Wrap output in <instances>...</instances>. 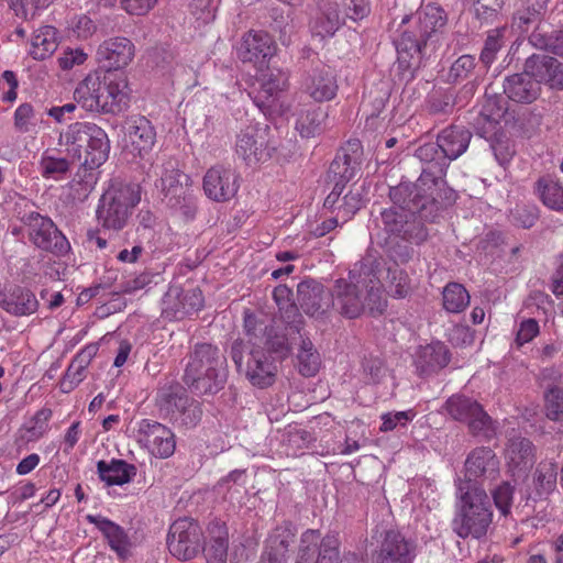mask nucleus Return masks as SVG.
Segmentation results:
<instances>
[{"mask_svg":"<svg viewBox=\"0 0 563 563\" xmlns=\"http://www.w3.org/2000/svg\"><path fill=\"white\" fill-rule=\"evenodd\" d=\"M385 264V260L378 256L376 252H367L350 271L351 278H354L355 274L361 278V289L366 290V296H364L365 306L367 305L372 312L382 313L386 307L380 289Z\"/></svg>","mask_w":563,"mask_h":563,"instance_id":"nucleus-13","label":"nucleus"},{"mask_svg":"<svg viewBox=\"0 0 563 563\" xmlns=\"http://www.w3.org/2000/svg\"><path fill=\"white\" fill-rule=\"evenodd\" d=\"M288 82L287 75L279 69L269 70L263 75L261 86L257 91L250 93L256 107L263 112L272 110L286 89Z\"/></svg>","mask_w":563,"mask_h":563,"instance_id":"nucleus-31","label":"nucleus"},{"mask_svg":"<svg viewBox=\"0 0 563 563\" xmlns=\"http://www.w3.org/2000/svg\"><path fill=\"white\" fill-rule=\"evenodd\" d=\"M297 534L295 525L290 521H284L277 526L266 539L267 547L288 554L289 547L294 543Z\"/></svg>","mask_w":563,"mask_h":563,"instance_id":"nucleus-46","label":"nucleus"},{"mask_svg":"<svg viewBox=\"0 0 563 563\" xmlns=\"http://www.w3.org/2000/svg\"><path fill=\"white\" fill-rule=\"evenodd\" d=\"M296 563H366L355 554L340 562V540L336 533L322 536L320 530L307 529L300 536Z\"/></svg>","mask_w":563,"mask_h":563,"instance_id":"nucleus-9","label":"nucleus"},{"mask_svg":"<svg viewBox=\"0 0 563 563\" xmlns=\"http://www.w3.org/2000/svg\"><path fill=\"white\" fill-rule=\"evenodd\" d=\"M416 157L423 164L420 177L416 183H411L415 188L426 194L441 198L446 186L444 179L449 167L448 159L441 150L439 142H428L418 146L415 151Z\"/></svg>","mask_w":563,"mask_h":563,"instance_id":"nucleus-11","label":"nucleus"},{"mask_svg":"<svg viewBox=\"0 0 563 563\" xmlns=\"http://www.w3.org/2000/svg\"><path fill=\"white\" fill-rule=\"evenodd\" d=\"M327 112L320 107H310L299 114L296 129L302 137H313L323 130Z\"/></svg>","mask_w":563,"mask_h":563,"instance_id":"nucleus-41","label":"nucleus"},{"mask_svg":"<svg viewBox=\"0 0 563 563\" xmlns=\"http://www.w3.org/2000/svg\"><path fill=\"white\" fill-rule=\"evenodd\" d=\"M539 219V210L533 205H517L508 213L509 222L518 228L530 229Z\"/></svg>","mask_w":563,"mask_h":563,"instance_id":"nucleus-52","label":"nucleus"},{"mask_svg":"<svg viewBox=\"0 0 563 563\" xmlns=\"http://www.w3.org/2000/svg\"><path fill=\"white\" fill-rule=\"evenodd\" d=\"M444 409L452 419L466 423L472 434H487L492 430V418L470 397L453 395L445 401Z\"/></svg>","mask_w":563,"mask_h":563,"instance_id":"nucleus-16","label":"nucleus"},{"mask_svg":"<svg viewBox=\"0 0 563 563\" xmlns=\"http://www.w3.org/2000/svg\"><path fill=\"white\" fill-rule=\"evenodd\" d=\"M490 150L500 166L509 164L516 153L512 141L507 137L495 139L490 143Z\"/></svg>","mask_w":563,"mask_h":563,"instance_id":"nucleus-61","label":"nucleus"},{"mask_svg":"<svg viewBox=\"0 0 563 563\" xmlns=\"http://www.w3.org/2000/svg\"><path fill=\"white\" fill-rule=\"evenodd\" d=\"M514 492V486L508 482H503L492 490L494 504L503 516H507L510 512Z\"/></svg>","mask_w":563,"mask_h":563,"instance_id":"nucleus-59","label":"nucleus"},{"mask_svg":"<svg viewBox=\"0 0 563 563\" xmlns=\"http://www.w3.org/2000/svg\"><path fill=\"white\" fill-rule=\"evenodd\" d=\"M276 44L273 37L264 31H250L241 41L238 56L243 63H252L262 67L275 54Z\"/></svg>","mask_w":563,"mask_h":563,"instance_id":"nucleus-23","label":"nucleus"},{"mask_svg":"<svg viewBox=\"0 0 563 563\" xmlns=\"http://www.w3.org/2000/svg\"><path fill=\"white\" fill-rule=\"evenodd\" d=\"M74 99L86 111L118 114L129 107L128 79L115 71L89 73L77 85Z\"/></svg>","mask_w":563,"mask_h":563,"instance_id":"nucleus-4","label":"nucleus"},{"mask_svg":"<svg viewBox=\"0 0 563 563\" xmlns=\"http://www.w3.org/2000/svg\"><path fill=\"white\" fill-rule=\"evenodd\" d=\"M140 441L150 452L159 459L172 456L176 449L174 432L166 426L150 419H143L139 423Z\"/></svg>","mask_w":563,"mask_h":563,"instance_id":"nucleus-19","label":"nucleus"},{"mask_svg":"<svg viewBox=\"0 0 563 563\" xmlns=\"http://www.w3.org/2000/svg\"><path fill=\"white\" fill-rule=\"evenodd\" d=\"M86 520L96 526L120 560L130 556L132 541L124 528L101 515H87Z\"/></svg>","mask_w":563,"mask_h":563,"instance_id":"nucleus-28","label":"nucleus"},{"mask_svg":"<svg viewBox=\"0 0 563 563\" xmlns=\"http://www.w3.org/2000/svg\"><path fill=\"white\" fill-rule=\"evenodd\" d=\"M529 43L539 49L563 57V31L549 34L540 25L529 36Z\"/></svg>","mask_w":563,"mask_h":563,"instance_id":"nucleus-43","label":"nucleus"},{"mask_svg":"<svg viewBox=\"0 0 563 563\" xmlns=\"http://www.w3.org/2000/svg\"><path fill=\"white\" fill-rule=\"evenodd\" d=\"M40 121L34 106L29 102L21 103L13 114V125L19 133L33 132Z\"/></svg>","mask_w":563,"mask_h":563,"instance_id":"nucleus-48","label":"nucleus"},{"mask_svg":"<svg viewBox=\"0 0 563 563\" xmlns=\"http://www.w3.org/2000/svg\"><path fill=\"white\" fill-rule=\"evenodd\" d=\"M86 366H80L76 361H71L63 377L60 387L64 393H69L77 387L86 377Z\"/></svg>","mask_w":563,"mask_h":563,"instance_id":"nucleus-62","label":"nucleus"},{"mask_svg":"<svg viewBox=\"0 0 563 563\" xmlns=\"http://www.w3.org/2000/svg\"><path fill=\"white\" fill-rule=\"evenodd\" d=\"M135 46L125 36H113L101 42L97 48V60L109 71L125 68L134 58Z\"/></svg>","mask_w":563,"mask_h":563,"instance_id":"nucleus-20","label":"nucleus"},{"mask_svg":"<svg viewBox=\"0 0 563 563\" xmlns=\"http://www.w3.org/2000/svg\"><path fill=\"white\" fill-rule=\"evenodd\" d=\"M545 415L550 420L563 421V387L551 385L544 393Z\"/></svg>","mask_w":563,"mask_h":563,"instance_id":"nucleus-51","label":"nucleus"},{"mask_svg":"<svg viewBox=\"0 0 563 563\" xmlns=\"http://www.w3.org/2000/svg\"><path fill=\"white\" fill-rule=\"evenodd\" d=\"M276 147L268 136V129L249 125L235 137L234 152L247 166L264 164L272 158Z\"/></svg>","mask_w":563,"mask_h":563,"instance_id":"nucleus-14","label":"nucleus"},{"mask_svg":"<svg viewBox=\"0 0 563 563\" xmlns=\"http://www.w3.org/2000/svg\"><path fill=\"white\" fill-rule=\"evenodd\" d=\"M391 206L380 211L382 229L388 240H402L417 246L429 238L426 222H434L441 211L457 198L453 189H445L441 198L420 191L411 181L390 187Z\"/></svg>","mask_w":563,"mask_h":563,"instance_id":"nucleus-1","label":"nucleus"},{"mask_svg":"<svg viewBox=\"0 0 563 563\" xmlns=\"http://www.w3.org/2000/svg\"><path fill=\"white\" fill-rule=\"evenodd\" d=\"M541 12L532 5L522 4L514 15V24L521 31L527 32L530 25L540 21Z\"/></svg>","mask_w":563,"mask_h":563,"instance_id":"nucleus-63","label":"nucleus"},{"mask_svg":"<svg viewBox=\"0 0 563 563\" xmlns=\"http://www.w3.org/2000/svg\"><path fill=\"white\" fill-rule=\"evenodd\" d=\"M190 177L176 168L172 162L162 166L156 187L164 195L168 208L186 220H194L198 210L197 197L190 189Z\"/></svg>","mask_w":563,"mask_h":563,"instance_id":"nucleus-8","label":"nucleus"},{"mask_svg":"<svg viewBox=\"0 0 563 563\" xmlns=\"http://www.w3.org/2000/svg\"><path fill=\"white\" fill-rule=\"evenodd\" d=\"M297 300L302 311L320 318L331 308V291L314 280H303L297 286Z\"/></svg>","mask_w":563,"mask_h":563,"instance_id":"nucleus-25","label":"nucleus"},{"mask_svg":"<svg viewBox=\"0 0 563 563\" xmlns=\"http://www.w3.org/2000/svg\"><path fill=\"white\" fill-rule=\"evenodd\" d=\"M415 244L402 242V240H388L387 252L394 261V265L406 264L412 260L415 255Z\"/></svg>","mask_w":563,"mask_h":563,"instance_id":"nucleus-58","label":"nucleus"},{"mask_svg":"<svg viewBox=\"0 0 563 563\" xmlns=\"http://www.w3.org/2000/svg\"><path fill=\"white\" fill-rule=\"evenodd\" d=\"M476 68V60L473 55L460 56L450 67L449 79L459 82L467 79Z\"/></svg>","mask_w":563,"mask_h":563,"instance_id":"nucleus-57","label":"nucleus"},{"mask_svg":"<svg viewBox=\"0 0 563 563\" xmlns=\"http://www.w3.org/2000/svg\"><path fill=\"white\" fill-rule=\"evenodd\" d=\"M209 541L202 548L207 563H227L229 549V532L224 522L212 520L208 528Z\"/></svg>","mask_w":563,"mask_h":563,"instance_id":"nucleus-34","label":"nucleus"},{"mask_svg":"<svg viewBox=\"0 0 563 563\" xmlns=\"http://www.w3.org/2000/svg\"><path fill=\"white\" fill-rule=\"evenodd\" d=\"M189 401L185 388L178 383H168L158 388L156 395V406L164 418H168L173 423L181 413L183 407Z\"/></svg>","mask_w":563,"mask_h":563,"instance_id":"nucleus-32","label":"nucleus"},{"mask_svg":"<svg viewBox=\"0 0 563 563\" xmlns=\"http://www.w3.org/2000/svg\"><path fill=\"white\" fill-rule=\"evenodd\" d=\"M415 547L398 531L388 530L379 545L377 563H412Z\"/></svg>","mask_w":563,"mask_h":563,"instance_id":"nucleus-30","label":"nucleus"},{"mask_svg":"<svg viewBox=\"0 0 563 563\" xmlns=\"http://www.w3.org/2000/svg\"><path fill=\"white\" fill-rule=\"evenodd\" d=\"M265 347L269 353L275 354V356L280 360L287 357L290 353L286 335L273 333L272 330L267 334Z\"/></svg>","mask_w":563,"mask_h":563,"instance_id":"nucleus-64","label":"nucleus"},{"mask_svg":"<svg viewBox=\"0 0 563 563\" xmlns=\"http://www.w3.org/2000/svg\"><path fill=\"white\" fill-rule=\"evenodd\" d=\"M239 189V176L231 168L216 165L209 168L203 177V190L213 201H228Z\"/></svg>","mask_w":563,"mask_h":563,"instance_id":"nucleus-22","label":"nucleus"},{"mask_svg":"<svg viewBox=\"0 0 563 563\" xmlns=\"http://www.w3.org/2000/svg\"><path fill=\"white\" fill-rule=\"evenodd\" d=\"M558 471L553 463L540 464L534 474L537 490L540 496L550 494L556 486Z\"/></svg>","mask_w":563,"mask_h":563,"instance_id":"nucleus-54","label":"nucleus"},{"mask_svg":"<svg viewBox=\"0 0 563 563\" xmlns=\"http://www.w3.org/2000/svg\"><path fill=\"white\" fill-rule=\"evenodd\" d=\"M331 308L349 319L361 316L365 308V300L357 274L354 278L349 276V280L344 278L335 280L331 290Z\"/></svg>","mask_w":563,"mask_h":563,"instance_id":"nucleus-17","label":"nucleus"},{"mask_svg":"<svg viewBox=\"0 0 563 563\" xmlns=\"http://www.w3.org/2000/svg\"><path fill=\"white\" fill-rule=\"evenodd\" d=\"M140 200V191L130 185L111 187L99 200L96 211L99 224L106 230L121 231Z\"/></svg>","mask_w":563,"mask_h":563,"instance_id":"nucleus-7","label":"nucleus"},{"mask_svg":"<svg viewBox=\"0 0 563 563\" xmlns=\"http://www.w3.org/2000/svg\"><path fill=\"white\" fill-rule=\"evenodd\" d=\"M230 355L240 374L258 388L272 386L275 382L277 366L274 357L261 349L247 350L245 344L235 340L231 345Z\"/></svg>","mask_w":563,"mask_h":563,"instance_id":"nucleus-10","label":"nucleus"},{"mask_svg":"<svg viewBox=\"0 0 563 563\" xmlns=\"http://www.w3.org/2000/svg\"><path fill=\"white\" fill-rule=\"evenodd\" d=\"M534 191L549 209L563 210V186L558 179L550 175L540 177L534 185Z\"/></svg>","mask_w":563,"mask_h":563,"instance_id":"nucleus-39","label":"nucleus"},{"mask_svg":"<svg viewBox=\"0 0 563 563\" xmlns=\"http://www.w3.org/2000/svg\"><path fill=\"white\" fill-rule=\"evenodd\" d=\"M20 220L27 228L29 240L35 247L57 257L66 256L70 252L68 239L49 217L37 211H24Z\"/></svg>","mask_w":563,"mask_h":563,"instance_id":"nucleus-12","label":"nucleus"},{"mask_svg":"<svg viewBox=\"0 0 563 563\" xmlns=\"http://www.w3.org/2000/svg\"><path fill=\"white\" fill-rule=\"evenodd\" d=\"M552 56L545 54H532L525 62V73L539 85L549 79V67L553 65Z\"/></svg>","mask_w":563,"mask_h":563,"instance_id":"nucleus-47","label":"nucleus"},{"mask_svg":"<svg viewBox=\"0 0 563 563\" xmlns=\"http://www.w3.org/2000/svg\"><path fill=\"white\" fill-rule=\"evenodd\" d=\"M505 33L506 27H496L488 31L479 55V62L482 63L485 70H487L496 60L498 52L504 46Z\"/></svg>","mask_w":563,"mask_h":563,"instance_id":"nucleus-45","label":"nucleus"},{"mask_svg":"<svg viewBox=\"0 0 563 563\" xmlns=\"http://www.w3.org/2000/svg\"><path fill=\"white\" fill-rule=\"evenodd\" d=\"M40 307L35 294L25 286L11 285L0 294V308L16 318L34 314Z\"/></svg>","mask_w":563,"mask_h":563,"instance_id":"nucleus-24","label":"nucleus"},{"mask_svg":"<svg viewBox=\"0 0 563 563\" xmlns=\"http://www.w3.org/2000/svg\"><path fill=\"white\" fill-rule=\"evenodd\" d=\"M202 530L198 521L184 517L175 520L169 528L167 547L172 555L188 561L201 550Z\"/></svg>","mask_w":563,"mask_h":563,"instance_id":"nucleus-15","label":"nucleus"},{"mask_svg":"<svg viewBox=\"0 0 563 563\" xmlns=\"http://www.w3.org/2000/svg\"><path fill=\"white\" fill-rule=\"evenodd\" d=\"M201 417V404L189 397V401L186 404V407H183L181 413L178 415V418L174 423L186 428H194L200 422Z\"/></svg>","mask_w":563,"mask_h":563,"instance_id":"nucleus-60","label":"nucleus"},{"mask_svg":"<svg viewBox=\"0 0 563 563\" xmlns=\"http://www.w3.org/2000/svg\"><path fill=\"white\" fill-rule=\"evenodd\" d=\"M14 15L22 20H31L37 10L48 7L52 0H5Z\"/></svg>","mask_w":563,"mask_h":563,"instance_id":"nucleus-55","label":"nucleus"},{"mask_svg":"<svg viewBox=\"0 0 563 563\" xmlns=\"http://www.w3.org/2000/svg\"><path fill=\"white\" fill-rule=\"evenodd\" d=\"M448 23L445 11L435 4H427L413 15H405L400 35L394 40L397 65L404 80L411 81L423 63L428 42H437Z\"/></svg>","mask_w":563,"mask_h":563,"instance_id":"nucleus-2","label":"nucleus"},{"mask_svg":"<svg viewBox=\"0 0 563 563\" xmlns=\"http://www.w3.org/2000/svg\"><path fill=\"white\" fill-rule=\"evenodd\" d=\"M126 137L130 151L141 158L148 155L156 143V131L152 122L143 117H132L126 122Z\"/></svg>","mask_w":563,"mask_h":563,"instance_id":"nucleus-27","label":"nucleus"},{"mask_svg":"<svg viewBox=\"0 0 563 563\" xmlns=\"http://www.w3.org/2000/svg\"><path fill=\"white\" fill-rule=\"evenodd\" d=\"M360 145L349 142L346 146L341 147L330 164L328 170V180L330 183H341L346 185L352 180L360 169Z\"/></svg>","mask_w":563,"mask_h":563,"instance_id":"nucleus-29","label":"nucleus"},{"mask_svg":"<svg viewBox=\"0 0 563 563\" xmlns=\"http://www.w3.org/2000/svg\"><path fill=\"white\" fill-rule=\"evenodd\" d=\"M499 475V460L495 452L485 446L474 449L465 461V479L479 486L478 481H495Z\"/></svg>","mask_w":563,"mask_h":563,"instance_id":"nucleus-21","label":"nucleus"},{"mask_svg":"<svg viewBox=\"0 0 563 563\" xmlns=\"http://www.w3.org/2000/svg\"><path fill=\"white\" fill-rule=\"evenodd\" d=\"M504 92L515 102L531 103L539 97L541 87L523 71L505 78Z\"/></svg>","mask_w":563,"mask_h":563,"instance_id":"nucleus-35","label":"nucleus"},{"mask_svg":"<svg viewBox=\"0 0 563 563\" xmlns=\"http://www.w3.org/2000/svg\"><path fill=\"white\" fill-rule=\"evenodd\" d=\"M443 307L448 312L460 313L470 305V294L459 283H449L442 291Z\"/></svg>","mask_w":563,"mask_h":563,"instance_id":"nucleus-44","label":"nucleus"},{"mask_svg":"<svg viewBox=\"0 0 563 563\" xmlns=\"http://www.w3.org/2000/svg\"><path fill=\"white\" fill-rule=\"evenodd\" d=\"M52 415L49 408H42L24 424L29 441L38 440L48 431V421Z\"/></svg>","mask_w":563,"mask_h":563,"instance_id":"nucleus-53","label":"nucleus"},{"mask_svg":"<svg viewBox=\"0 0 563 563\" xmlns=\"http://www.w3.org/2000/svg\"><path fill=\"white\" fill-rule=\"evenodd\" d=\"M455 98L452 91L438 90L428 99V109L433 114H449L453 111Z\"/></svg>","mask_w":563,"mask_h":563,"instance_id":"nucleus-56","label":"nucleus"},{"mask_svg":"<svg viewBox=\"0 0 563 563\" xmlns=\"http://www.w3.org/2000/svg\"><path fill=\"white\" fill-rule=\"evenodd\" d=\"M57 47L56 29L51 25H44L37 29L32 36L30 55L36 60H43L49 57Z\"/></svg>","mask_w":563,"mask_h":563,"instance_id":"nucleus-40","label":"nucleus"},{"mask_svg":"<svg viewBox=\"0 0 563 563\" xmlns=\"http://www.w3.org/2000/svg\"><path fill=\"white\" fill-rule=\"evenodd\" d=\"M338 88L332 68L319 59L312 62L302 76L301 89L316 102L332 100L336 96Z\"/></svg>","mask_w":563,"mask_h":563,"instance_id":"nucleus-18","label":"nucleus"},{"mask_svg":"<svg viewBox=\"0 0 563 563\" xmlns=\"http://www.w3.org/2000/svg\"><path fill=\"white\" fill-rule=\"evenodd\" d=\"M183 380L197 395H214L228 380L225 356L210 343H197L187 356Z\"/></svg>","mask_w":563,"mask_h":563,"instance_id":"nucleus-6","label":"nucleus"},{"mask_svg":"<svg viewBox=\"0 0 563 563\" xmlns=\"http://www.w3.org/2000/svg\"><path fill=\"white\" fill-rule=\"evenodd\" d=\"M344 23L345 16L340 13L339 5L327 1L320 5L311 22V30L314 35L321 37L332 36Z\"/></svg>","mask_w":563,"mask_h":563,"instance_id":"nucleus-36","label":"nucleus"},{"mask_svg":"<svg viewBox=\"0 0 563 563\" xmlns=\"http://www.w3.org/2000/svg\"><path fill=\"white\" fill-rule=\"evenodd\" d=\"M437 140L450 164L466 152L472 140V133L464 126L450 125L438 134Z\"/></svg>","mask_w":563,"mask_h":563,"instance_id":"nucleus-33","label":"nucleus"},{"mask_svg":"<svg viewBox=\"0 0 563 563\" xmlns=\"http://www.w3.org/2000/svg\"><path fill=\"white\" fill-rule=\"evenodd\" d=\"M492 521V504L485 489L471 482L457 483L452 531L461 539H481Z\"/></svg>","mask_w":563,"mask_h":563,"instance_id":"nucleus-5","label":"nucleus"},{"mask_svg":"<svg viewBox=\"0 0 563 563\" xmlns=\"http://www.w3.org/2000/svg\"><path fill=\"white\" fill-rule=\"evenodd\" d=\"M450 361L449 347L441 341H434L417 349L413 363L418 375L428 377L446 367Z\"/></svg>","mask_w":563,"mask_h":563,"instance_id":"nucleus-26","label":"nucleus"},{"mask_svg":"<svg viewBox=\"0 0 563 563\" xmlns=\"http://www.w3.org/2000/svg\"><path fill=\"white\" fill-rule=\"evenodd\" d=\"M300 340L297 354L299 372L305 377L314 376L320 368V354L308 336L300 334Z\"/></svg>","mask_w":563,"mask_h":563,"instance_id":"nucleus-42","label":"nucleus"},{"mask_svg":"<svg viewBox=\"0 0 563 563\" xmlns=\"http://www.w3.org/2000/svg\"><path fill=\"white\" fill-rule=\"evenodd\" d=\"M533 443L527 438H512L506 449V459L512 471H527L532 467L536 454Z\"/></svg>","mask_w":563,"mask_h":563,"instance_id":"nucleus-38","label":"nucleus"},{"mask_svg":"<svg viewBox=\"0 0 563 563\" xmlns=\"http://www.w3.org/2000/svg\"><path fill=\"white\" fill-rule=\"evenodd\" d=\"M97 472L102 482L108 486L123 485L133 481L136 467L124 460L112 459L110 462L99 461Z\"/></svg>","mask_w":563,"mask_h":563,"instance_id":"nucleus-37","label":"nucleus"},{"mask_svg":"<svg viewBox=\"0 0 563 563\" xmlns=\"http://www.w3.org/2000/svg\"><path fill=\"white\" fill-rule=\"evenodd\" d=\"M70 164L65 157H56L44 152L40 161V170L44 178L60 179L69 172Z\"/></svg>","mask_w":563,"mask_h":563,"instance_id":"nucleus-50","label":"nucleus"},{"mask_svg":"<svg viewBox=\"0 0 563 563\" xmlns=\"http://www.w3.org/2000/svg\"><path fill=\"white\" fill-rule=\"evenodd\" d=\"M388 291L395 298H405L410 291L408 274L398 265H391L386 269Z\"/></svg>","mask_w":563,"mask_h":563,"instance_id":"nucleus-49","label":"nucleus"},{"mask_svg":"<svg viewBox=\"0 0 563 563\" xmlns=\"http://www.w3.org/2000/svg\"><path fill=\"white\" fill-rule=\"evenodd\" d=\"M68 152L80 162L81 166L71 181V188L87 197L95 188L96 176L92 173L104 164L110 153V140L107 132L95 122H75L62 134Z\"/></svg>","mask_w":563,"mask_h":563,"instance_id":"nucleus-3","label":"nucleus"}]
</instances>
